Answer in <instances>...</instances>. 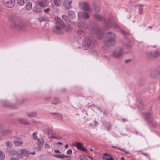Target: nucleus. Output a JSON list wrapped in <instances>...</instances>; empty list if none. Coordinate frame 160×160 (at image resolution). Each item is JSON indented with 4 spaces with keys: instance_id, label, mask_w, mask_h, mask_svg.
<instances>
[{
    "instance_id": "60",
    "label": "nucleus",
    "mask_w": 160,
    "mask_h": 160,
    "mask_svg": "<svg viewBox=\"0 0 160 160\" xmlns=\"http://www.w3.org/2000/svg\"><path fill=\"white\" fill-rule=\"evenodd\" d=\"M122 121L123 122H125V121H128V120L125 118H123L122 119Z\"/></svg>"
},
{
    "instance_id": "13",
    "label": "nucleus",
    "mask_w": 160,
    "mask_h": 160,
    "mask_svg": "<svg viewBox=\"0 0 160 160\" xmlns=\"http://www.w3.org/2000/svg\"><path fill=\"white\" fill-rule=\"evenodd\" d=\"M77 26L79 29L83 30L88 28L87 24L84 22H81L78 23Z\"/></svg>"
},
{
    "instance_id": "7",
    "label": "nucleus",
    "mask_w": 160,
    "mask_h": 160,
    "mask_svg": "<svg viewBox=\"0 0 160 160\" xmlns=\"http://www.w3.org/2000/svg\"><path fill=\"white\" fill-rule=\"evenodd\" d=\"M15 3V0H3L4 6L8 8H12L14 7Z\"/></svg>"
},
{
    "instance_id": "25",
    "label": "nucleus",
    "mask_w": 160,
    "mask_h": 160,
    "mask_svg": "<svg viewBox=\"0 0 160 160\" xmlns=\"http://www.w3.org/2000/svg\"><path fill=\"white\" fill-rule=\"evenodd\" d=\"M149 122L152 125V127L154 128H156L157 127V124L156 122L153 120V119H151L150 121L148 122Z\"/></svg>"
},
{
    "instance_id": "53",
    "label": "nucleus",
    "mask_w": 160,
    "mask_h": 160,
    "mask_svg": "<svg viewBox=\"0 0 160 160\" xmlns=\"http://www.w3.org/2000/svg\"><path fill=\"white\" fill-rule=\"evenodd\" d=\"M103 156L109 157L111 155L107 153H104L103 154Z\"/></svg>"
},
{
    "instance_id": "37",
    "label": "nucleus",
    "mask_w": 160,
    "mask_h": 160,
    "mask_svg": "<svg viewBox=\"0 0 160 160\" xmlns=\"http://www.w3.org/2000/svg\"><path fill=\"white\" fill-rule=\"evenodd\" d=\"M5 157L4 153L2 151H0V159L1 160H3Z\"/></svg>"
},
{
    "instance_id": "21",
    "label": "nucleus",
    "mask_w": 160,
    "mask_h": 160,
    "mask_svg": "<svg viewBox=\"0 0 160 160\" xmlns=\"http://www.w3.org/2000/svg\"><path fill=\"white\" fill-rule=\"evenodd\" d=\"M68 14L69 17L72 19H74L75 17V12L72 10H69L68 11Z\"/></svg>"
},
{
    "instance_id": "12",
    "label": "nucleus",
    "mask_w": 160,
    "mask_h": 160,
    "mask_svg": "<svg viewBox=\"0 0 160 160\" xmlns=\"http://www.w3.org/2000/svg\"><path fill=\"white\" fill-rule=\"evenodd\" d=\"M93 17L94 19L98 21H104V25L105 22L107 21V20L105 19L104 17H102L98 13L94 14L93 15Z\"/></svg>"
},
{
    "instance_id": "50",
    "label": "nucleus",
    "mask_w": 160,
    "mask_h": 160,
    "mask_svg": "<svg viewBox=\"0 0 160 160\" xmlns=\"http://www.w3.org/2000/svg\"><path fill=\"white\" fill-rule=\"evenodd\" d=\"M51 10V9L49 8H47L45 9L44 11L45 13H47L49 11Z\"/></svg>"
},
{
    "instance_id": "51",
    "label": "nucleus",
    "mask_w": 160,
    "mask_h": 160,
    "mask_svg": "<svg viewBox=\"0 0 160 160\" xmlns=\"http://www.w3.org/2000/svg\"><path fill=\"white\" fill-rule=\"evenodd\" d=\"M72 153V151L71 149H69L67 151V153L70 155Z\"/></svg>"
},
{
    "instance_id": "38",
    "label": "nucleus",
    "mask_w": 160,
    "mask_h": 160,
    "mask_svg": "<svg viewBox=\"0 0 160 160\" xmlns=\"http://www.w3.org/2000/svg\"><path fill=\"white\" fill-rule=\"evenodd\" d=\"M5 145L6 146L11 148L12 146V144L11 142L7 141L5 143Z\"/></svg>"
},
{
    "instance_id": "1",
    "label": "nucleus",
    "mask_w": 160,
    "mask_h": 160,
    "mask_svg": "<svg viewBox=\"0 0 160 160\" xmlns=\"http://www.w3.org/2000/svg\"><path fill=\"white\" fill-rule=\"evenodd\" d=\"M56 24L57 25L53 27L52 30L53 32L57 34H61L64 32L65 29L68 32H70L72 30V27L70 26L65 27L64 25L62 22V19L58 17L54 18Z\"/></svg>"
},
{
    "instance_id": "16",
    "label": "nucleus",
    "mask_w": 160,
    "mask_h": 160,
    "mask_svg": "<svg viewBox=\"0 0 160 160\" xmlns=\"http://www.w3.org/2000/svg\"><path fill=\"white\" fill-rule=\"evenodd\" d=\"M75 144V146L78 149L83 151H86V149L82 147V145L79 142H76Z\"/></svg>"
},
{
    "instance_id": "18",
    "label": "nucleus",
    "mask_w": 160,
    "mask_h": 160,
    "mask_svg": "<svg viewBox=\"0 0 160 160\" xmlns=\"http://www.w3.org/2000/svg\"><path fill=\"white\" fill-rule=\"evenodd\" d=\"M48 1L40 2L38 3L39 5L41 7H45L48 6Z\"/></svg>"
},
{
    "instance_id": "31",
    "label": "nucleus",
    "mask_w": 160,
    "mask_h": 160,
    "mask_svg": "<svg viewBox=\"0 0 160 160\" xmlns=\"http://www.w3.org/2000/svg\"><path fill=\"white\" fill-rule=\"evenodd\" d=\"M37 113L36 112H32L27 113V115L30 118H32L36 116Z\"/></svg>"
},
{
    "instance_id": "64",
    "label": "nucleus",
    "mask_w": 160,
    "mask_h": 160,
    "mask_svg": "<svg viewBox=\"0 0 160 160\" xmlns=\"http://www.w3.org/2000/svg\"><path fill=\"white\" fill-rule=\"evenodd\" d=\"M68 144H66L65 146V148H68Z\"/></svg>"
},
{
    "instance_id": "55",
    "label": "nucleus",
    "mask_w": 160,
    "mask_h": 160,
    "mask_svg": "<svg viewBox=\"0 0 160 160\" xmlns=\"http://www.w3.org/2000/svg\"><path fill=\"white\" fill-rule=\"evenodd\" d=\"M108 111L107 110H104L103 112V113L105 115H107L108 114Z\"/></svg>"
},
{
    "instance_id": "49",
    "label": "nucleus",
    "mask_w": 160,
    "mask_h": 160,
    "mask_svg": "<svg viewBox=\"0 0 160 160\" xmlns=\"http://www.w3.org/2000/svg\"><path fill=\"white\" fill-rule=\"evenodd\" d=\"M17 156L21 159L22 158H23V156L21 153H18L17 154Z\"/></svg>"
},
{
    "instance_id": "8",
    "label": "nucleus",
    "mask_w": 160,
    "mask_h": 160,
    "mask_svg": "<svg viewBox=\"0 0 160 160\" xmlns=\"http://www.w3.org/2000/svg\"><path fill=\"white\" fill-rule=\"evenodd\" d=\"M79 5L81 9L84 11H89L91 9L90 5L87 3L80 2L79 3Z\"/></svg>"
},
{
    "instance_id": "32",
    "label": "nucleus",
    "mask_w": 160,
    "mask_h": 160,
    "mask_svg": "<svg viewBox=\"0 0 160 160\" xmlns=\"http://www.w3.org/2000/svg\"><path fill=\"white\" fill-rule=\"evenodd\" d=\"M53 156L55 157L58 158H61L62 159L63 158L65 157H68V156H64L62 154H61V155H58V154H56V155H54Z\"/></svg>"
},
{
    "instance_id": "41",
    "label": "nucleus",
    "mask_w": 160,
    "mask_h": 160,
    "mask_svg": "<svg viewBox=\"0 0 160 160\" xmlns=\"http://www.w3.org/2000/svg\"><path fill=\"white\" fill-rule=\"evenodd\" d=\"M56 116L57 117L58 119H62V115L60 113H56Z\"/></svg>"
},
{
    "instance_id": "5",
    "label": "nucleus",
    "mask_w": 160,
    "mask_h": 160,
    "mask_svg": "<svg viewBox=\"0 0 160 160\" xmlns=\"http://www.w3.org/2000/svg\"><path fill=\"white\" fill-rule=\"evenodd\" d=\"M11 25L13 28L23 30L28 26V23L18 20L15 22H12Z\"/></svg>"
},
{
    "instance_id": "15",
    "label": "nucleus",
    "mask_w": 160,
    "mask_h": 160,
    "mask_svg": "<svg viewBox=\"0 0 160 160\" xmlns=\"http://www.w3.org/2000/svg\"><path fill=\"white\" fill-rule=\"evenodd\" d=\"M72 2L71 0H65L63 2V6L65 8L69 9L71 7V3Z\"/></svg>"
},
{
    "instance_id": "29",
    "label": "nucleus",
    "mask_w": 160,
    "mask_h": 160,
    "mask_svg": "<svg viewBox=\"0 0 160 160\" xmlns=\"http://www.w3.org/2000/svg\"><path fill=\"white\" fill-rule=\"evenodd\" d=\"M83 30L80 29V30L77 31V35H76V36L81 38V37L83 35Z\"/></svg>"
},
{
    "instance_id": "20",
    "label": "nucleus",
    "mask_w": 160,
    "mask_h": 160,
    "mask_svg": "<svg viewBox=\"0 0 160 160\" xmlns=\"http://www.w3.org/2000/svg\"><path fill=\"white\" fill-rule=\"evenodd\" d=\"M43 140L42 139H38V140L37 144L38 148H39V150H40L43 147Z\"/></svg>"
},
{
    "instance_id": "2",
    "label": "nucleus",
    "mask_w": 160,
    "mask_h": 160,
    "mask_svg": "<svg viewBox=\"0 0 160 160\" xmlns=\"http://www.w3.org/2000/svg\"><path fill=\"white\" fill-rule=\"evenodd\" d=\"M96 44L92 38L87 37L85 38L82 47L84 50H92L95 47Z\"/></svg>"
},
{
    "instance_id": "27",
    "label": "nucleus",
    "mask_w": 160,
    "mask_h": 160,
    "mask_svg": "<svg viewBox=\"0 0 160 160\" xmlns=\"http://www.w3.org/2000/svg\"><path fill=\"white\" fill-rule=\"evenodd\" d=\"M28 1V0H17V2L19 5L22 6Z\"/></svg>"
},
{
    "instance_id": "28",
    "label": "nucleus",
    "mask_w": 160,
    "mask_h": 160,
    "mask_svg": "<svg viewBox=\"0 0 160 160\" xmlns=\"http://www.w3.org/2000/svg\"><path fill=\"white\" fill-rule=\"evenodd\" d=\"M32 3L31 2H28L26 6V9L27 11H29L32 9Z\"/></svg>"
},
{
    "instance_id": "17",
    "label": "nucleus",
    "mask_w": 160,
    "mask_h": 160,
    "mask_svg": "<svg viewBox=\"0 0 160 160\" xmlns=\"http://www.w3.org/2000/svg\"><path fill=\"white\" fill-rule=\"evenodd\" d=\"M160 75V66L158 67L156 70L151 75V76L153 78H156Z\"/></svg>"
},
{
    "instance_id": "24",
    "label": "nucleus",
    "mask_w": 160,
    "mask_h": 160,
    "mask_svg": "<svg viewBox=\"0 0 160 160\" xmlns=\"http://www.w3.org/2000/svg\"><path fill=\"white\" fill-rule=\"evenodd\" d=\"M33 11L34 12L36 13H39L41 12L42 11V8L38 6H35L33 8Z\"/></svg>"
},
{
    "instance_id": "54",
    "label": "nucleus",
    "mask_w": 160,
    "mask_h": 160,
    "mask_svg": "<svg viewBox=\"0 0 160 160\" xmlns=\"http://www.w3.org/2000/svg\"><path fill=\"white\" fill-rule=\"evenodd\" d=\"M10 160H19V159L18 158L12 157L11 158Z\"/></svg>"
},
{
    "instance_id": "6",
    "label": "nucleus",
    "mask_w": 160,
    "mask_h": 160,
    "mask_svg": "<svg viewBox=\"0 0 160 160\" xmlns=\"http://www.w3.org/2000/svg\"><path fill=\"white\" fill-rule=\"evenodd\" d=\"M123 52V50L122 48H119L113 52L111 56L114 58H119L122 56Z\"/></svg>"
},
{
    "instance_id": "35",
    "label": "nucleus",
    "mask_w": 160,
    "mask_h": 160,
    "mask_svg": "<svg viewBox=\"0 0 160 160\" xmlns=\"http://www.w3.org/2000/svg\"><path fill=\"white\" fill-rule=\"evenodd\" d=\"M139 7V13L140 14H142V5H136L135 7Z\"/></svg>"
},
{
    "instance_id": "47",
    "label": "nucleus",
    "mask_w": 160,
    "mask_h": 160,
    "mask_svg": "<svg viewBox=\"0 0 160 160\" xmlns=\"http://www.w3.org/2000/svg\"><path fill=\"white\" fill-rule=\"evenodd\" d=\"M50 138H55V139H57L58 138V136H56L55 134H52L50 136Z\"/></svg>"
},
{
    "instance_id": "42",
    "label": "nucleus",
    "mask_w": 160,
    "mask_h": 160,
    "mask_svg": "<svg viewBox=\"0 0 160 160\" xmlns=\"http://www.w3.org/2000/svg\"><path fill=\"white\" fill-rule=\"evenodd\" d=\"M39 21L41 22V21H46L47 18L45 17H42L39 18Z\"/></svg>"
},
{
    "instance_id": "40",
    "label": "nucleus",
    "mask_w": 160,
    "mask_h": 160,
    "mask_svg": "<svg viewBox=\"0 0 160 160\" xmlns=\"http://www.w3.org/2000/svg\"><path fill=\"white\" fill-rule=\"evenodd\" d=\"M17 154V152L15 150H12L9 152V155L10 156H13Z\"/></svg>"
},
{
    "instance_id": "48",
    "label": "nucleus",
    "mask_w": 160,
    "mask_h": 160,
    "mask_svg": "<svg viewBox=\"0 0 160 160\" xmlns=\"http://www.w3.org/2000/svg\"><path fill=\"white\" fill-rule=\"evenodd\" d=\"M86 157L84 155H81L80 156V159L81 160H85Z\"/></svg>"
},
{
    "instance_id": "46",
    "label": "nucleus",
    "mask_w": 160,
    "mask_h": 160,
    "mask_svg": "<svg viewBox=\"0 0 160 160\" xmlns=\"http://www.w3.org/2000/svg\"><path fill=\"white\" fill-rule=\"evenodd\" d=\"M62 18L64 20V21H67V20H68V18L67 16L65 15H63L62 16Z\"/></svg>"
},
{
    "instance_id": "14",
    "label": "nucleus",
    "mask_w": 160,
    "mask_h": 160,
    "mask_svg": "<svg viewBox=\"0 0 160 160\" xmlns=\"http://www.w3.org/2000/svg\"><path fill=\"white\" fill-rule=\"evenodd\" d=\"M78 16L79 18H83L85 19H88L89 18V15L88 13L82 12L78 13Z\"/></svg>"
},
{
    "instance_id": "63",
    "label": "nucleus",
    "mask_w": 160,
    "mask_h": 160,
    "mask_svg": "<svg viewBox=\"0 0 160 160\" xmlns=\"http://www.w3.org/2000/svg\"><path fill=\"white\" fill-rule=\"evenodd\" d=\"M30 153V154H31L32 155H34L35 154V151H33L32 152H29Z\"/></svg>"
},
{
    "instance_id": "11",
    "label": "nucleus",
    "mask_w": 160,
    "mask_h": 160,
    "mask_svg": "<svg viewBox=\"0 0 160 160\" xmlns=\"http://www.w3.org/2000/svg\"><path fill=\"white\" fill-rule=\"evenodd\" d=\"M144 118L145 120L147 122H148L151 119H152V112L151 111L148 112L146 113H143Z\"/></svg>"
},
{
    "instance_id": "19",
    "label": "nucleus",
    "mask_w": 160,
    "mask_h": 160,
    "mask_svg": "<svg viewBox=\"0 0 160 160\" xmlns=\"http://www.w3.org/2000/svg\"><path fill=\"white\" fill-rule=\"evenodd\" d=\"M13 142L16 146H21L23 144V141L20 139L14 141Z\"/></svg>"
},
{
    "instance_id": "36",
    "label": "nucleus",
    "mask_w": 160,
    "mask_h": 160,
    "mask_svg": "<svg viewBox=\"0 0 160 160\" xmlns=\"http://www.w3.org/2000/svg\"><path fill=\"white\" fill-rule=\"evenodd\" d=\"M3 105L7 107H10L12 109H15L16 108V106L14 105H11L7 103L4 104V103L3 104Z\"/></svg>"
},
{
    "instance_id": "34",
    "label": "nucleus",
    "mask_w": 160,
    "mask_h": 160,
    "mask_svg": "<svg viewBox=\"0 0 160 160\" xmlns=\"http://www.w3.org/2000/svg\"><path fill=\"white\" fill-rule=\"evenodd\" d=\"M93 8L94 11L97 12H99L100 11V8L99 6L96 5H94Z\"/></svg>"
},
{
    "instance_id": "62",
    "label": "nucleus",
    "mask_w": 160,
    "mask_h": 160,
    "mask_svg": "<svg viewBox=\"0 0 160 160\" xmlns=\"http://www.w3.org/2000/svg\"><path fill=\"white\" fill-rule=\"evenodd\" d=\"M131 61V60H126L125 61V62L127 63Z\"/></svg>"
},
{
    "instance_id": "3",
    "label": "nucleus",
    "mask_w": 160,
    "mask_h": 160,
    "mask_svg": "<svg viewBox=\"0 0 160 160\" xmlns=\"http://www.w3.org/2000/svg\"><path fill=\"white\" fill-rule=\"evenodd\" d=\"M106 35L108 39L105 42L104 47L108 46L109 45H115L116 43V38L117 36L116 34L111 32H110L107 33Z\"/></svg>"
},
{
    "instance_id": "44",
    "label": "nucleus",
    "mask_w": 160,
    "mask_h": 160,
    "mask_svg": "<svg viewBox=\"0 0 160 160\" xmlns=\"http://www.w3.org/2000/svg\"><path fill=\"white\" fill-rule=\"evenodd\" d=\"M109 158H107L104 157H103L102 158L106 160H113V158H112L111 155L110 156H109Z\"/></svg>"
},
{
    "instance_id": "22",
    "label": "nucleus",
    "mask_w": 160,
    "mask_h": 160,
    "mask_svg": "<svg viewBox=\"0 0 160 160\" xmlns=\"http://www.w3.org/2000/svg\"><path fill=\"white\" fill-rule=\"evenodd\" d=\"M61 102V101L58 98H53L52 101V104H56Z\"/></svg>"
},
{
    "instance_id": "23",
    "label": "nucleus",
    "mask_w": 160,
    "mask_h": 160,
    "mask_svg": "<svg viewBox=\"0 0 160 160\" xmlns=\"http://www.w3.org/2000/svg\"><path fill=\"white\" fill-rule=\"evenodd\" d=\"M21 152L23 156L28 157L29 156L30 154V153L29 152L24 149H22Z\"/></svg>"
},
{
    "instance_id": "26",
    "label": "nucleus",
    "mask_w": 160,
    "mask_h": 160,
    "mask_svg": "<svg viewBox=\"0 0 160 160\" xmlns=\"http://www.w3.org/2000/svg\"><path fill=\"white\" fill-rule=\"evenodd\" d=\"M12 131L9 130L7 129L2 131V135H5L11 133Z\"/></svg>"
},
{
    "instance_id": "4",
    "label": "nucleus",
    "mask_w": 160,
    "mask_h": 160,
    "mask_svg": "<svg viewBox=\"0 0 160 160\" xmlns=\"http://www.w3.org/2000/svg\"><path fill=\"white\" fill-rule=\"evenodd\" d=\"M114 18L112 16H111L107 19V21L105 22V29L109 30L112 27H113L115 28H118L119 26L114 21Z\"/></svg>"
},
{
    "instance_id": "59",
    "label": "nucleus",
    "mask_w": 160,
    "mask_h": 160,
    "mask_svg": "<svg viewBox=\"0 0 160 160\" xmlns=\"http://www.w3.org/2000/svg\"><path fill=\"white\" fill-rule=\"evenodd\" d=\"M142 154L143 155H144L146 156H148V154L146 153H144V152H142Z\"/></svg>"
},
{
    "instance_id": "30",
    "label": "nucleus",
    "mask_w": 160,
    "mask_h": 160,
    "mask_svg": "<svg viewBox=\"0 0 160 160\" xmlns=\"http://www.w3.org/2000/svg\"><path fill=\"white\" fill-rule=\"evenodd\" d=\"M19 122L22 124H29L28 122L26 120L22 118H20L18 119Z\"/></svg>"
},
{
    "instance_id": "39",
    "label": "nucleus",
    "mask_w": 160,
    "mask_h": 160,
    "mask_svg": "<svg viewBox=\"0 0 160 160\" xmlns=\"http://www.w3.org/2000/svg\"><path fill=\"white\" fill-rule=\"evenodd\" d=\"M36 132H33L32 135V138L35 140H38V139L37 136L36 135Z\"/></svg>"
},
{
    "instance_id": "56",
    "label": "nucleus",
    "mask_w": 160,
    "mask_h": 160,
    "mask_svg": "<svg viewBox=\"0 0 160 160\" xmlns=\"http://www.w3.org/2000/svg\"><path fill=\"white\" fill-rule=\"evenodd\" d=\"M54 152L56 153H60V152L58 150H55Z\"/></svg>"
},
{
    "instance_id": "9",
    "label": "nucleus",
    "mask_w": 160,
    "mask_h": 160,
    "mask_svg": "<svg viewBox=\"0 0 160 160\" xmlns=\"http://www.w3.org/2000/svg\"><path fill=\"white\" fill-rule=\"evenodd\" d=\"M160 55V52L158 50L155 51L149 52L147 53V57L149 58H156Z\"/></svg>"
},
{
    "instance_id": "52",
    "label": "nucleus",
    "mask_w": 160,
    "mask_h": 160,
    "mask_svg": "<svg viewBox=\"0 0 160 160\" xmlns=\"http://www.w3.org/2000/svg\"><path fill=\"white\" fill-rule=\"evenodd\" d=\"M45 148L48 149L50 148V146L48 144H45L44 145Z\"/></svg>"
},
{
    "instance_id": "10",
    "label": "nucleus",
    "mask_w": 160,
    "mask_h": 160,
    "mask_svg": "<svg viewBox=\"0 0 160 160\" xmlns=\"http://www.w3.org/2000/svg\"><path fill=\"white\" fill-rule=\"evenodd\" d=\"M95 33L98 39H101L103 36V32L100 28H97L95 29Z\"/></svg>"
},
{
    "instance_id": "43",
    "label": "nucleus",
    "mask_w": 160,
    "mask_h": 160,
    "mask_svg": "<svg viewBox=\"0 0 160 160\" xmlns=\"http://www.w3.org/2000/svg\"><path fill=\"white\" fill-rule=\"evenodd\" d=\"M117 149H119V150L122 151L124 152L126 154H129V153L128 151L125 150L121 148H117Z\"/></svg>"
},
{
    "instance_id": "57",
    "label": "nucleus",
    "mask_w": 160,
    "mask_h": 160,
    "mask_svg": "<svg viewBox=\"0 0 160 160\" xmlns=\"http://www.w3.org/2000/svg\"><path fill=\"white\" fill-rule=\"evenodd\" d=\"M94 122L95 125H97L98 124V122L96 120L94 121Z\"/></svg>"
},
{
    "instance_id": "58",
    "label": "nucleus",
    "mask_w": 160,
    "mask_h": 160,
    "mask_svg": "<svg viewBox=\"0 0 160 160\" xmlns=\"http://www.w3.org/2000/svg\"><path fill=\"white\" fill-rule=\"evenodd\" d=\"M67 158L65 160H70L71 159L69 156H68V157H66Z\"/></svg>"
},
{
    "instance_id": "45",
    "label": "nucleus",
    "mask_w": 160,
    "mask_h": 160,
    "mask_svg": "<svg viewBox=\"0 0 160 160\" xmlns=\"http://www.w3.org/2000/svg\"><path fill=\"white\" fill-rule=\"evenodd\" d=\"M121 32L122 34L123 35H127L129 34V33L126 32L125 31L123 30H121Z\"/></svg>"
},
{
    "instance_id": "33",
    "label": "nucleus",
    "mask_w": 160,
    "mask_h": 160,
    "mask_svg": "<svg viewBox=\"0 0 160 160\" xmlns=\"http://www.w3.org/2000/svg\"><path fill=\"white\" fill-rule=\"evenodd\" d=\"M55 5L57 6H59L61 4V0H53Z\"/></svg>"
},
{
    "instance_id": "61",
    "label": "nucleus",
    "mask_w": 160,
    "mask_h": 160,
    "mask_svg": "<svg viewBox=\"0 0 160 160\" xmlns=\"http://www.w3.org/2000/svg\"><path fill=\"white\" fill-rule=\"evenodd\" d=\"M105 59H106V60H108V61H109V58L107 56H105Z\"/></svg>"
}]
</instances>
